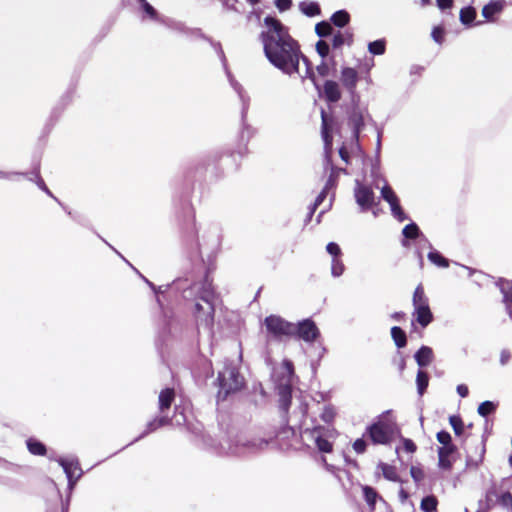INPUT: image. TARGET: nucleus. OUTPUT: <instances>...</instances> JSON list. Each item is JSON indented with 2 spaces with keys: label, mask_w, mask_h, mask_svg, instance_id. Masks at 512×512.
I'll return each mask as SVG.
<instances>
[{
  "label": "nucleus",
  "mask_w": 512,
  "mask_h": 512,
  "mask_svg": "<svg viewBox=\"0 0 512 512\" xmlns=\"http://www.w3.org/2000/svg\"><path fill=\"white\" fill-rule=\"evenodd\" d=\"M264 24L266 30L261 33L260 38L269 62L284 74H298L302 79L310 78L314 81L308 61L288 28L273 17H266Z\"/></svg>",
  "instance_id": "nucleus-1"
},
{
  "label": "nucleus",
  "mask_w": 512,
  "mask_h": 512,
  "mask_svg": "<svg viewBox=\"0 0 512 512\" xmlns=\"http://www.w3.org/2000/svg\"><path fill=\"white\" fill-rule=\"evenodd\" d=\"M398 433L396 422L391 412L381 414L376 421L366 429V434L374 444L386 445L390 443Z\"/></svg>",
  "instance_id": "nucleus-2"
},
{
  "label": "nucleus",
  "mask_w": 512,
  "mask_h": 512,
  "mask_svg": "<svg viewBox=\"0 0 512 512\" xmlns=\"http://www.w3.org/2000/svg\"><path fill=\"white\" fill-rule=\"evenodd\" d=\"M305 433L311 437L318 450L323 453L332 452L333 442L338 437V432L335 428L317 425L312 428H306Z\"/></svg>",
  "instance_id": "nucleus-3"
},
{
  "label": "nucleus",
  "mask_w": 512,
  "mask_h": 512,
  "mask_svg": "<svg viewBox=\"0 0 512 512\" xmlns=\"http://www.w3.org/2000/svg\"><path fill=\"white\" fill-rule=\"evenodd\" d=\"M374 186L381 192V197L390 205L392 215L400 222L406 219V215L403 212L399 199L393 189L388 185L386 179L382 176L375 175Z\"/></svg>",
  "instance_id": "nucleus-4"
},
{
  "label": "nucleus",
  "mask_w": 512,
  "mask_h": 512,
  "mask_svg": "<svg viewBox=\"0 0 512 512\" xmlns=\"http://www.w3.org/2000/svg\"><path fill=\"white\" fill-rule=\"evenodd\" d=\"M263 325L268 336L279 340L284 337L292 336L296 333L295 324L276 315L266 317Z\"/></svg>",
  "instance_id": "nucleus-5"
},
{
  "label": "nucleus",
  "mask_w": 512,
  "mask_h": 512,
  "mask_svg": "<svg viewBox=\"0 0 512 512\" xmlns=\"http://www.w3.org/2000/svg\"><path fill=\"white\" fill-rule=\"evenodd\" d=\"M412 302L414 307L413 315L415 316L416 321L422 327H426L431 323L433 315L429 307L428 298L426 297L424 288L421 284L416 287Z\"/></svg>",
  "instance_id": "nucleus-6"
},
{
  "label": "nucleus",
  "mask_w": 512,
  "mask_h": 512,
  "mask_svg": "<svg viewBox=\"0 0 512 512\" xmlns=\"http://www.w3.org/2000/svg\"><path fill=\"white\" fill-rule=\"evenodd\" d=\"M218 379L220 382L219 397H226L228 394L236 392L244 386L243 377L234 367H226L220 372Z\"/></svg>",
  "instance_id": "nucleus-7"
},
{
  "label": "nucleus",
  "mask_w": 512,
  "mask_h": 512,
  "mask_svg": "<svg viewBox=\"0 0 512 512\" xmlns=\"http://www.w3.org/2000/svg\"><path fill=\"white\" fill-rule=\"evenodd\" d=\"M202 302L195 304V317L197 321L207 327H210L213 323L214 317V306L212 301V295L209 293L202 297Z\"/></svg>",
  "instance_id": "nucleus-8"
},
{
  "label": "nucleus",
  "mask_w": 512,
  "mask_h": 512,
  "mask_svg": "<svg viewBox=\"0 0 512 512\" xmlns=\"http://www.w3.org/2000/svg\"><path fill=\"white\" fill-rule=\"evenodd\" d=\"M355 199L362 210H368L374 205V193L371 188L357 183L355 188Z\"/></svg>",
  "instance_id": "nucleus-9"
},
{
  "label": "nucleus",
  "mask_w": 512,
  "mask_h": 512,
  "mask_svg": "<svg viewBox=\"0 0 512 512\" xmlns=\"http://www.w3.org/2000/svg\"><path fill=\"white\" fill-rule=\"evenodd\" d=\"M58 463L62 466L67 475L69 485L73 486L75 481L81 476V469L77 460L60 458Z\"/></svg>",
  "instance_id": "nucleus-10"
},
{
  "label": "nucleus",
  "mask_w": 512,
  "mask_h": 512,
  "mask_svg": "<svg viewBox=\"0 0 512 512\" xmlns=\"http://www.w3.org/2000/svg\"><path fill=\"white\" fill-rule=\"evenodd\" d=\"M296 333L303 340L310 342L317 338L319 331L315 323L310 320H304L296 325Z\"/></svg>",
  "instance_id": "nucleus-11"
},
{
  "label": "nucleus",
  "mask_w": 512,
  "mask_h": 512,
  "mask_svg": "<svg viewBox=\"0 0 512 512\" xmlns=\"http://www.w3.org/2000/svg\"><path fill=\"white\" fill-rule=\"evenodd\" d=\"M455 446L440 447L438 450V465L443 470H450L455 461Z\"/></svg>",
  "instance_id": "nucleus-12"
},
{
  "label": "nucleus",
  "mask_w": 512,
  "mask_h": 512,
  "mask_svg": "<svg viewBox=\"0 0 512 512\" xmlns=\"http://www.w3.org/2000/svg\"><path fill=\"white\" fill-rule=\"evenodd\" d=\"M264 444H266V443L263 441H250V440H247L246 437L241 436L237 440V444L233 448L232 452L234 454H243L247 451L261 448Z\"/></svg>",
  "instance_id": "nucleus-13"
},
{
  "label": "nucleus",
  "mask_w": 512,
  "mask_h": 512,
  "mask_svg": "<svg viewBox=\"0 0 512 512\" xmlns=\"http://www.w3.org/2000/svg\"><path fill=\"white\" fill-rule=\"evenodd\" d=\"M341 81L343 85L347 87L352 94H354V90L358 82L357 71L350 67L343 68L341 71Z\"/></svg>",
  "instance_id": "nucleus-14"
},
{
  "label": "nucleus",
  "mask_w": 512,
  "mask_h": 512,
  "mask_svg": "<svg viewBox=\"0 0 512 512\" xmlns=\"http://www.w3.org/2000/svg\"><path fill=\"white\" fill-rule=\"evenodd\" d=\"M324 95L330 102H337L341 98V91L335 81H326L324 84Z\"/></svg>",
  "instance_id": "nucleus-15"
},
{
  "label": "nucleus",
  "mask_w": 512,
  "mask_h": 512,
  "mask_svg": "<svg viewBox=\"0 0 512 512\" xmlns=\"http://www.w3.org/2000/svg\"><path fill=\"white\" fill-rule=\"evenodd\" d=\"M433 351L430 347L422 346L415 354V360L420 367H425L431 363Z\"/></svg>",
  "instance_id": "nucleus-16"
},
{
  "label": "nucleus",
  "mask_w": 512,
  "mask_h": 512,
  "mask_svg": "<svg viewBox=\"0 0 512 512\" xmlns=\"http://www.w3.org/2000/svg\"><path fill=\"white\" fill-rule=\"evenodd\" d=\"M503 6H504V2L502 0L491 2V3H489V4H487V5H485L483 7L482 15L487 20L492 21L493 20V16L495 14L500 13L502 11V9H503Z\"/></svg>",
  "instance_id": "nucleus-17"
},
{
  "label": "nucleus",
  "mask_w": 512,
  "mask_h": 512,
  "mask_svg": "<svg viewBox=\"0 0 512 512\" xmlns=\"http://www.w3.org/2000/svg\"><path fill=\"white\" fill-rule=\"evenodd\" d=\"M509 282L504 279L499 280V287L501 289V292L503 293L504 302L506 305V309L509 313V315L512 317V288L507 287Z\"/></svg>",
  "instance_id": "nucleus-18"
},
{
  "label": "nucleus",
  "mask_w": 512,
  "mask_h": 512,
  "mask_svg": "<svg viewBox=\"0 0 512 512\" xmlns=\"http://www.w3.org/2000/svg\"><path fill=\"white\" fill-rule=\"evenodd\" d=\"M377 471H380L384 478L389 481L397 482L399 480L397 470L392 465L381 462L377 466Z\"/></svg>",
  "instance_id": "nucleus-19"
},
{
  "label": "nucleus",
  "mask_w": 512,
  "mask_h": 512,
  "mask_svg": "<svg viewBox=\"0 0 512 512\" xmlns=\"http://www.w3.org/2000/svg\"><path fill=\"white\" fill-rule=\"evenodd\" d=\"M174 390L170 388H166L162 390L159 394V408L161 411L168 409L174 400Z\"/></svg>",
  "instance_id": "nucleus-20"
},
{
  "label": "nucleus",
  "mask_w": 512,
  "mask_h": 512,
  "mask_svg": "<svg viewBox=\"0 0 512 512\" xmlns=\"http://www.w3.org/2000/svg\"><path fill=\"white\" fill-rule=\"evenodd\" d=\"M318 410L320 412V418L325 423H331L336 415V411L331 405H323L322 407L318 406Z\"/></svg>",
  "instance_id": "nucleus-21"
},
{
  "label": "nucleus",
  "mask_w": 512,
  "mask_h": 512,
  "mask_svg": "<svg viewBox=\"0 0 512 512\" xmlns=\"http://www.w3.org/2000/svg\"><path fill=\"white\" fill-rule=\"evenodd\" d=\"M321 116H322V137H323V140L325 143L326 154L328 155L331 150L332 139L328 134L327 118H326L325 112L323 110H322Z\"/></svg>",
  "instance_id": "nucleus-22"
},
{
  "label": "nucleus",
  "mask_w": 512,
  "mask_h": 512,
  "mask_svg": "<svg viewBox=\"0 0 512 512\" xmlns=\"http://www.w3.org/2000/svg\"><path fill=\"white\" fill-rule=\"evenodd\" d=\"M283 368L285 370V373H286V379L284 380V382L281 384L282 386V392L283 394L285 393H288L289 391V384H290V379L293 375V365L290 361L288 360H285L283 362Z\"/></svg>",
  "instance_id": "nucleus-23"
},
{
  "label": "nucleus",
  "mask_w": 512,
  "mask_h": 512,
  "mask_svg": "<svg viewBox=\"0 0 512 512\" xmlns=\"http://www.w3.org/2000/svg\"><path fill=\"white\" fill-rule=\"evenodd\" d=\"M391 335H392L393 340L395 341V344L399 348H402L406 345V334L401 328L396 327V326L393 327L391 329Z\"/></svg>",
  "instance_id": "nucleus-24"
},
{
  "label": "nucleus",
  "mask_w": 512,
  "mask_h": 512,
  "mask_svg": "<svg viewBox=\"0 0 512 512\" xmlns=\"http://www.w3.org/2000/svg\"><path fill=\"white\" fill-rule=\"evenodd\" d=\"M300 10L307 16H315L320 12L318 4L314 2H302L300 4Z\"/></svg>",
  "instance_id": "nucleus-25"
},
{
  "label": "nucleus",
  "mask_w": 512,
  "mask_h": 512,
  "mask_svg": "<svg viewBox=\"0 0 512 512\" xmlns=\"http://www.w3.org/2000/svg\"><path fill=\"white\" fill-rule=\"evenodd\" d=\"M349 18V14L346 11L340 10L333 14L332 22L338 27H343L349 22Z\"/></svg>",
  "instance_id": "nucleus-26"
},
{
  "label": "nucleus",
  "mask_w": 512,
  "mask_h": 512,
  "mask_svg": "<svg viewBox=\"0 0 512 512\" xmlns=\"http://www.w3.org/2000/svg\"><path fill=\"white\" fill-rule=\"evenodd\" d=\"M428 381H429V378H428L427 373L422 370L418 371L416 382H417L418 393L420 395H422L424 393L425 389L427 388Z\"/></svg>",
  "instance_id": "nucleus-27"
},
{
  "label": "nucleus",
  "mask_w": 512,
  "mask_h": 512,
  "mask_svg": "<svg viewBox=\"0 0 512 512\" xmlns=\"http://www.w3.org/2000/svg\"><path fill=\"white\" fill-rule=\"evenodd\" d=\"M334 185H335V175H334V171H332L324 189L322 190V192L318 195V197L315 200V206H318L322 203V201L326 197L327 191Z\"/></svg>",
  "instance_id": "nucleus-28"
},
{
  "label": "nucleus",
  "mask_w": 512,
  "mask_h": 512,
  "mask_svg": "<svg viewBox=\"0 0 512 512\" xmlns=\"http://www.w3.org/2000/svg\"><path fill=\"white\" fill-rule=\"evenodd\" d=\"M352 35L350 33H341L338 32L333 36V46L335 48L340 47L341 45L347 43H351Z\"/></svg>",
  "instance_id": "nucleus-29"
},
{
  "label": "nucleus",
  "mask_w": 512,
  "mask_h": 512,
  "mask_svg": "<svg viewBox=\"0 0 512 512\" xmlns=\"http://www.w3.org/2000/svg\"><path fill=\"white\" fill-rule=\"evenodd\" d=\"M437 499L434 496H427L421 501V509L424 512H432L436 510Z\"/></svg>",
  "instance_id": "nucleus-30"
},
{
  "label": "nucleus",
  "mask_w": 512,
  "mask_h": 512,
  "mask_svg": "<svg viewBox=\"0 0 512 512\" xmlns=\"http://www.w3.org/2000/svg\"><path fill=\"white\" fill-rule=\"evenodd\" d=\"M369 52L374 55H382L385 52V41L384 40H376L370 42L368 45Z\"/></svg>",
  "instance_id": "nucleus-31"
},
{
  "label": "nucleus",
  "mask_w": 512,
  "mask_h": 512,
  "mask_svg": "<svg viewBox=\"0 0 512 512\" xmlns=\"http://www.w3.org/2000/svg\"><path fill=\"white\" fill-rule=\"evenodd\" d=\"M27 447L32 454L43 455L45 453V447L42 443L29 439L27 441Z\"/></svg>",
  "instance_id": "nucleus-32"
},
{
  "label": "nucleus",
  "mask_w": 512,
  "mask_h": 512,
  "mask_svg": "<svg viewBox=\"0 0 512 512\" xmlns=\"http://www.w3.org/2000/svg\"><path fill=\"white\" fill-rule=\"evenodd\" d=\"M475 16H476V12L471 7L463 8L460 11V20L464 24L471 23L475 19Z\"/></svg>",
  "instance_id": "nucleus-33"
},
{
  "label": "nucleus",
  "mask_w": 512,
  "mask_h": 512,
  "mask_svg": "<svg viewBox=\"0 0 512 512\" xmlns=\"http://www.w3.org/2000/svg\"><path fill=\"white\" fill-rule=\"evenodd\" d=\"M496 407L497 405L491 401H485V402H482L479 406H478V413L485 417L491 413H493L495 410H496Z\"/></svg>",
  "instance_id": "nucleus-34"
},
{
  "label": "nucleus",
  "mask_w": 512,
  "mask_h": 512,
  "mask_svg": "<svg viewBox=\"0 0 512 512\" xmlns=\"http://www.w3.org/2000/svg\"><path fill=\"white\" fill-rule=\"evenodd\" d=\"M428 258L429 260L439 266V267H447L448 266V261L447 259H445L441 254H439L437 251H431L429 254H428Z\"/></svg>",
  "instance_id": "nucleus-35"
},
{
  "label": "nucleus",
  "mask_w": 512,
  "mask_h": 512,
  "mask_svg": "<svg viewBox=\"0 0 512 512\" xmlns=\"http://www.w3.org/2000/svg\"><path fill=\"white\" fill-rule=\"evenodd\" d=\"M363 493H364V497H365V500L368 503V505L373 507L378 498L377 492L373 488H371L369 486H365V487H363Z\"/></svg>",
  "instance_id": "nucleus-36"
},
{
  "label": "nucleus",
  "mask_w": 512,
  "mask_h": 512,
  "mask_svg": "<svg viewBox=\"0 0 512 512\" xmlns=\"http://www.w3.org/2000/svg\"><path fill=\"white\" fill-rule=\"evenodd\" d=\"M344 264L341 260V258H333L332 264H331V273L334 277H339L344 272Z\"/></svg>",
  "instance_id": "nucleus-37"
},
{
  "label": "nucleus",
  "mask_w": 512,
  "mask_h": 512,
  "mask_svg": "<svg viewBox=\"0 0 512 512\" xmlns=\"http://www.w3.org/2000/svg\"><path fill=\"white\" fill-rule=\"evenodd\" d=\"M402 233L406 239H414L419 235V228L415 223H411L404 227Z\"/></svg>",
  "instance_id": "nucleus-38"
},
{
  "label": "nucleus",
  "mask_w": 512,
  "mask_h": 512,
  "mask_svg": "<svg viewBox=\"0 0 512 512\" xmlns=\"http://www.w3.org/2000/svg\"><path fill=\"white\" fill-rule=\"evenodd\" d=\"M449 422L457 435H461L464 430V425L460 417L450 416Z\"/></svg>",
  "instance_id": "nucleus-39"
},
{
  "label": "nucleus",
  "mask_w": 512,
  "mask_h": 512,
  "mask_svg": "<svg viewBox=\"0 0 512 512\" xmlns=\"http://www.w3.org/2000/svg\"><path fill=\"white\" fill-rule=\"evenodd\" d=\"M499 504L512 511V495L509 492H504L500 496H498Z\"/></svg>",
  "instance_id": "nucleus-40"
},
{
  "label": "nucleus",
  "mask_w": 512,
  "mask_h": 512,
  "mask_svg": "<svg viewBox=\"0 0 512 512\" xmlns=\"http://www.w3.org/2000/svg\"><path fill=\"white\" fill-rule=\"evenodd\" d=\"M316 32L319 36H327L332 33V27L329 23L322 22L316 25Z\"/></svg>",
  "instance_id": "nucleus-41"
},
{
  "label": "nucleus",
  "mask_w": 512,
  "mask_h": 512,
  "mask_svg": "<svg viewBox=\"0 0 512 512\" xmlns=\"http://www.w3.org/2000/svg\"><path fill=\"white\" fill-rule=\"evenodd\" d=\"M327 252L332 256L333 258H341L342 252L338 244L334 242H330L326 247Z\"/></svg>",
  "instance_id": "nucleus-42"
},
{
  "label": "nucleus",
  "mask_w": 512,
  "mask_h": 512,
  "mask_svg": "<svg viewBox=\"0 0 512 512\" xmlns=\"http://www.w3.org/2000/svg\"><path fill=\"white\" fill-rule=\"evenodd\" d=\"M437 440L442 444V447L446 446H454L451 443V436L446 431H441L437 433Z\"/></svg>",
  "instance_id": "nucleus-43"
},
{
  "label": "nucleus",
  "mask_w": 512,
  "mask_h": 512,
  "mask_svg": "<svg viewBox=\"0 0 512 512\" xmlns=\"http://www.w3.org/2000/svg\"><path fill=\"white\" fill-rule=\"evenodd\" d=\"M316 50L319 53V55L324 58L328 55L329 52V45L325 41H319L316 44Z\"/></svg>",
  "instance_id": "nucleus-44"
},
{
  "label": "nucleus",
  "mask_w": 512,
  "mask_h": 512,
  "mask_svg": "<svg viewBox=\"0 0 512 512\" xmlns=\"http://www.w3.org/2000/svg\"><path fill=\"white\" fill-rule=\"evenodd\" d=\"M411 477L416 481L419 482L424 478V472L420 467L412 466L410 469Z\"/></svg>",
  "instance_id": "nucleus-45"
},
{
  "label": "nucleus",
  "mask_w": 512,
  "mask_h": 512,
  "mask_svg": "<svg viewBox=\"0 0 512 512\" xmlns=\"http://www.w3.org/2000/svg\"><path fill=\"white\" fill-rule=\"evenodd\" d=\"M403 450L407 453H414L417 449L415 443L407 438H402Z\"/></svg>",
  "instance_id": "nucleus-46"
},
{
  "label": "nucleus",
  "mask_w": 512,
  "mask_h": 512,
  "mask_svg": "<svg viewBox=\"0 0 512 512\" xmlns=\"http://www.w3.org/2000/svg\"><path fill=\"white\" fill-rule=\"evenodd\" d=\"M353 449L356 453L361 454L366 450V442L362 439H356L353 443Z\"/></svg>",
  "instance_id": "nucleus-47"
},
{
  "label": "nucleus",
  "mask_w": 512,
  "mask_h": 512,
  "mask_svg": "<svg viewBox=\"0 0 512 512\" xmlns=\"http://www.w3.org/2000/svg\"><path fill=\"white\" fill-rule=\"evenodd\" d=\"M351 122L353 123L357 133L359 128L363 125L362 115L354 112L353 115L351 116Z\"/></svg>",
  "instance_id": "nucleus-48"
},
{
  "label": "nucleus",
  "mask_w": 512,
  "mask_h": 512,
  "mask_svg": "<svg viewBox=\"0 0 512 512\" xmlns=\"http://www.w3.org/2000/svg\"><path fill=\"white\" fill-rule=\"evenodd\" d=\"M432 37L437 43H442L444 38V30L441 27H435L432 31Z\"/></svg>",
  "instance_id": "nucleus-49"
},
{
  "label": "nucleus",
  "mask_w": 512,
  "mask_h": 512,
  "mask_svg": "<svg viewBox=\"0 0 512 512\" xmlns=\"http://www.w3.org/2000/svg\"><path fill=\"white\" fill-rule=\"evenodd\" d=\"M167 423V419L165 417H161L159 419H156L148 424L149 431H153L156 428L163 426Z\"/></svg>",
  "instance_id": "nucleus-50"
},
{
  "label": "nucleus",
  "mask_w": 512,
  "mask_h": 512,
  "mask_svg": "<svg viewBox=\"0 0 512 512\" xmlns=\"http://www.w3.org/2000/svg\"><path fill=\"white\" fill-rule=\"evenodd\" d=\"M141 3H142V6H143V9L144 11L150 16V17H154L156 12L154 10V8L148 3L146 2V0H139Z\"/></svg>",
  "instance_id": "nucleus-51"
},
{
  "label": "nucleus",
  "mask_w": 512,
  "mask_h": 512,
  "mask_svg": "<svg viewBox=\"0 0 512 512\" xmlns=\"http://www.w3.org/2000/svg\"><path fill=\"white\" fill-rule=\"evenodd\" d=\"M276 4L280 10H287L291 5V0H277Z\"/></svg>",
  "instance_id": "nucleus-52"
},
{
  "label": "nucleus",
  "mask_w": 512,
  "mask_h": 512,
  "mask_svg": "<svg viewBox=\"0 0 512 512\" xmlns=\"http://www.w3.org/2000/svg\"><path fill=\"white\" fill-rule=\"evenodd\" d=\"M457 393L464 398L468 395L469 389L465 384H459L457 386Z\"/></svg>",
  "instance_id": "nucleus-53"
},
{
  "label": "nucleus",
  "mask_w": 512,
  "mask_h": 512,
  "mask_svg": "<svg viewBox=\"0 0 512 512\" xmlns=\"http://www.w3.org/2000/svg\"><path fill=\"white\" fill-rule=\"evenodd\" d=\"M453 0H437V6L440 9L450 8L452 6Z\"/></svg>",
  "instance_id": "nucleus-54"
},
{
  "label": "nucleus",
  "mask_w": 512,
  "mask_h": 512,
  "mask_svg": "<svg viewBox=\"0 0 512 512\" xmlns=\"http://www.w3.org/2000/svg\"><path fill=\"white\" fill-rule=\"evenodd\" d=\"M317 71L321 76H325L328 74V67L326 64L322 63L317 66Z\"/></svg>",
  "instance_id": "nucleus-55"
},
{
  "label": "nucleus",
  "mask_w": 512,
  "mask_h": 512,
  "mask_svg": "<svg viewBox=\"0 0 512 512\" xmlns=\"http://www.w3.org/2000/svg\"><path fill=\"white\" fill-rule=\"evenodd\" d=\"M510 358V354L507 351H502L500 356V362L501 364L505 365Z\"/></svg>",
  "instance_id": "nucleus-56"
},
{
  "label": "nucleus",
  "mask_w": 512,
  "mask_h": 512,
  "mask_svg": "<svg viewBox=\"0 0 512 512\" xmlns=\"http://www.w3.org/2000/svg\"><path fill=\"white\" fill-rule=\"evenodd\" d=\"M339 154H340L341 159L347 163L348 159H349V155H348V152L346 151V149L344 147H342L339 150Z\"/></svg>",
  "instance_id": "nucleus-57"
},
{
  "label": "nucleus",
  "mask_w": 512,
  "mask_h": 512,
  "mask_svg": "<svg viewBox=\"0 0 512 512\" xmlns=\"http://www.w3.org/2000/svg\"><path fill=\"white\" fill-rule=\"evenodd\" d=\"M37 184H38V186H39V188H40L41 190H43V191H45L47 194L51 195V193H50L49 189L47 188V186L45 185V183H44V181H43V180H41V179H40V180L37 182Z\"/></svg>",
  "instance_id": "nucleus-58"
},
{
  "label": "nucleus",
  "mask_w": 512,
  "mask_h": 512,
  "mask_svg": "<svg viewBox=\"0 0 512 512\" xmlns=\"http://www.w3.org/2000/svg\"><path fill=\"white\" fill-rule=\"evenodd\" d=\"M403 317H404V313H402V312H397V313H394V314L392 315V318H393L394 320H397V321H399V320H400V319H402Z\"/></svg>",
  "instance_id": "nucleus-59"
},
{
  "label": "nucleus",
  "mask_w": 512,
  "mask_h": 512,
  "mask_svg": "<svg viewBox=\"0 0 512 512\" xmlns=\"http://www.w3.org/2000/svg\"><path fill=\"white\" fill-rule=\"evenodd\" d=\"M422 6H426L430 3V0H420Z\"/></svg>",
  "instance_id": "nucleus-60"
},
{
  "label": "nucleus",
  "mask_w": 512,
  "mask_h": 512,
  "mask_svg": "<svg viewBox=\"0 0 512 512\" xmlns=\"http://www.w3.org/2000/svg\"><path fill=\"white\" fill-rule=\"evenodd\" d=\"M493 494H495V495H496V492H494V491H490V492L488 493V497H489V499H491V496H492Z\"/></svg>",
  "instance_id": "nucleus-61"
},
{
  "label": "nucleus",
  "mask_w": 512,
  "mask_h": 512,
  "mask_svg": "<svg viewBox=\"0 0 512 512\" xmlns=\"http://www.w3.org/2000/svg\"><path fill=\"white\" fill-rule=\"evenodd\" d=\"M509 463L512 466V455L509 457Z\"/></svg>",
  "instance_id": "nucleus-62"
},
{
  "label": "nucleus",
  "mask_w": 512,
  "mask_h": 512,
  "mask_svg": "<svg viewBox=\"0 0 512 512\" xmlns=\"http://www.w3.org/2000/svg\"><path fill=\"white\" fill-rule=\"evenodd\" d=\"M403 245H404V246H407V242H406V240H404V241H403Z\"/></svg>",
  "instance_id": "nucleus-63"
}]
</instances>
